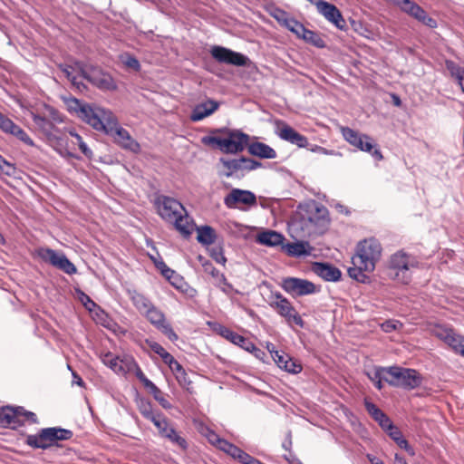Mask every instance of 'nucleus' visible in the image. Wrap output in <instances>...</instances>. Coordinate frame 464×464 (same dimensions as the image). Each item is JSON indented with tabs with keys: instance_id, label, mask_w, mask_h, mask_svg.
<instances>
[{
	"instance_id": "obj_15",
	"label": "nucleus",
	"mask_w": 464,
	"mask_h": 464,
	"mask_svg": "<svg viewBox=\"0 0 464 464\" xmlns=\"http://www.w3.org/2000/svg\"><path fill=\"white\" fill-rule=\"evenodd\" d=\"M143 316L160 332L166 335L171 342L179 339L178 334L174 332L171 324L167 321L164 313L154 304L150 308Z\"/></svg>"
},
{
	"instance_id": "obj_36",
	"label": "nucleus",
	"mask_w": 464,
	"mask_h": 464,
	"mask_svg": "<svg viewBox=\"0 0 464 464\" xmlns=\"http://www.w3.org/2000/svg\"><path fill=\"white\" fill-rule=\"evenodd\" d=\"M328 210L324 207H316L315 213L308 217V221L315 227H324L328 224Z\"/></svg>"
},
{
	"instance_id": "obj_5",
	"label": "nucleus",
	"mask_w": 464,
	"mask_h": 464,
	"mask_svg": "<svg viewBox=\"0 0 464 464\" xmlns=\"http://www.w3.org/2000/svg\"><path fill=\"white\" fill-rule=\"evenodd\" d=\"M67 109L70 112H74L84 122L91 125L93 129L102 128L101 119L103 117L107 109L96 104H89L74 97H69L64 100Z\"/></svg>"
},
{
	"instance_id": "obj_60",
	"label": "nucleus",
	"mask_w": 464,
	"mask_h": 464,
	"mask_svg": "<svg viewBox=\"0 0 464 464\" xmlns=\"http://www.w3.org/2000/svg\"><path fill=\"white\" fill-rule=\"evenodd\" d=\"M212 257L215 259L217 263L224 265L227 261V258L225 257L222 248L218 247L217 249H213L211 253Z\"/></svg>"
},
{
	"instance_id": "obj_43",
	"label": "nucleus",
	"mask_w": 464,
	"mask_h": 464,
	"mask_svg": "<svg viewBox=\"0 0 464 464\" xmlns=\"http://www.w3.org/2000/svg\"><path fill=\"white\" fill-rule=\"evenodd\" d=\"M201 434L206 437L208 441L219 450V447H221V442L225 441V439L220 438L213 430L209 429L208 427H204L201 430Z\"/></svg>"
},
{
	"instance_id": "obj_61",
	"label": "nucleus",
	"mask_w": 464,
	"mask_h": 464,
	"mask_svg": "<svg viewBox=\"0 0 464 464\" xmlns=\"http://www.w3.org/2000/svg\"><path fill=\"white\" fill-rule=\"evenodd\" d=\"M93 313L96 316L97 321L104 325L105 322L108 319V314L99 305L95 308Z\"/></svg>"
},
{
	"instance_id": "obj_2",
	"label": "nucleus",
	"mask_w": 464,
	"mask_h": 464,
	"mask_svg": "<svg viewBox=\"0 0 464 464\" xmlns=\"http://www.w3.org/2000/svg\"><path fill=\"white\" fill-rule=\"evenodd\" d=\"M417 256L401 249L391 255L388 261L389 276L401 284L407 285L412 277V270L419 267Z\"/></svg>"
},
{
	"instance_id": "obj_37",
	"label": "nucleus",
	"mask_w": 464,
	"mask_h": 464,
	"mask_svg": "<svg viewBox=\"0 0 464 464\" xmlns=\"http://www.w3.org/2000/svg\"><path fill=\"white\" fill-rule=\"evenodd\" d=\"M61 70L78 90H82V87L85 88V85L78 80L81 75L76 69L75 63L73 65H61Z\"/></svg>"
},
{
	"instance_id": "obj_50",
	"label": "nucleus",
	"mask_w": 464,
	"mask_h": 464,
	"mask_svg": "<svg viewBox=\"0 0 464 464\" xmlns=\"http://www.w3.org/2000/svg\"><path fill=\"white\" fill-rule=\"evenodd\" d=\"M297 36L303 32L304 24L292 16H289L285 22L282 24Z\"/></svg>"
},
{
	"instance_id": "obj_31",
	"label": "nucleus",
	"mask_w": 464,
	"mask_h": 464,
	"mask_svg": "<svg viewBox=\"0 0 464 464\" xmlns=\"http://www.w3.org/2000/svg\"><path fill=\"white\" fill-rule=\"evenodd\" d=\"M130 298L135 306V308L139 311L140 314H144L150 308L153 306L152 302L145 296L143 294H140L135 290L130 292Z\"/></svg>"
},
{
	"instance_id": "obj_8",
	"label": "nucleus",
	"mask_w": 464,
	"mask_h": 464,
	"mask_svg": "<svg viewBox=\"0 0 464 464\" xmlns=\"http://www.w3.org/2000/svg\"><path fill=\"white\" fill-rule=\"evenodd\" d=\"M71 430L52 427L44 428L36 435H28L25 443L34 449L46 450L57 440H67L72 437Z\"/></svg>"
},
{
	"instance_id": "obj_19",
	"label": "nucleus",
	"mask_w": 464,
	"mask_h": 464,
	"mask_svg": "<svg viewBox=\"0 0 464 464\" xmlns=\"http://www.w3.org/2000/svg\"><path fill=\"white\" fill-rule=\"evenodd\" d=\"M38 256L42 260L50 263L52 266L61 269L68 275L76 273L75 266L63 254H58L51 248H40Z\"/></svg>"
},
{
	"instance_id": "obj_29",
	"label": "nucleus",
	"mask_w": 464,
	"mask_h": 464,
	"mask_svg": "<svg viewBox=\"0 0 464 464\" xmlns=\"http://www.w3.org/2000/svg\"><path fill=\"white\" fill-rule=\"evenodd\" d=\"M273 360L280 369L289 373L295 374L302 371V365L294 361L289 354L283 351H281L276 356H274Z\"/></svg>"
},
{
	"instance_id": "obj_27",
	"label": "nucleus",
	"mask_w": 464,
	"mask_h": 464,
	"mask_svg": "<svg viewBox=\"0 0 464 464\" xmlns=\"http://www.w3.org/2000/svg\"><path fill=\"white\" fill-rule=\"evenodd\" d=\"M214 330L220 336L224 337L233 344L239 346L243 350H246V348L251 342L249 339L237 334L236 332L220 324H216Z\"/></svg>"
},
{
	"instance_id": "obj_3",
	"label": "nucleus",
	"mask_w": 464,
	"mask_h": 464,
	"mask_svg": "<svg viewBox=\"0 0 464 464\" xmlns=\"http://www.w3.org/2000/svg\"><path fill=\"white\" fill-rule=\"evenodd\" d=\"M102 128H95L98 131H103L107 135L113 137L116 143L121 148L129 150L132 152H138L140 150V144L131 138L130 132L122 128L115 115L111 111L106 110L103 117L101 119Z\"/></svg>"
},
{
	"instance_id": "obj_25",
	"label": "nucleus",
	"mask_w": 464,
	"mask_h": 464,
	"mask_svg": "<svg viewBox=\"0 0 464 464\" xmlns=\"http://www.w3.org/2000/svg\"><path fill=\"white\" fill-rule=\"evenodd\" d=\"M313 271L318 276L329 282H337L342 276V273L339 268L327 263L315 262L313 265Z\"/></svg>"
},
{
	"instance_id": "obj_51",
	"label": "nucleus",
	"mask_w": 464,
	"mask_h": 464,
	"mask_svg": "<svg viewBox=\"0 0 464 464\" xmlns=\"http://www.w3.org/2000/svg\"><path fill=\"white\" fill-rule=\"evenodd\" d=\"M270 15L276 19L281 25L285 22V20L290 16V14L279 8V7H273L270 10Z\"/></svg>"
},
{
	"instance_id": "obj_57",
	"label": "nucleus",
	"mask_w": 464,
	"mask_h": 464,
	"mask_svg": "<svg viewBox=\"0 0 464 464\" xmlns=\"http://www.w3.org/2000/svg\"><path fill=\"white\" fill-rule=\"evenodd\" d=\"M169 367L173 372L177 373V379L179 380V382H181V377L183 379L186 378L187 374L185 370L176 359L171 362V364L169 365Z\"/></svg>"
},
{
	"instance_id": "obj_56",
	"label": "nucleus",
	"mask_w": 464,
	"mask_h": 464,
	"mask_svg": "<svg viewBox=\"0 0 464 464\" xmlns=\"http://www.w3.org/2000/svg\"><path fill=\"white\" fill-rule=\"evenodd\" d=\"M169 367L173 372L177 373V379L179 380V382H181V377L183 379L186 378L187 374L185 370L176 359L171 362V364L169 365Z\"/></svg>"
},
{
	"instance_id": "obj_45",
	"label": "nucleus",
	"mask_w": 464,
	"mask_h": 464,
	"mask_svg": "<svg viewBox=\"0 0 464 464\" xmlns=\"http://www.w3.org/2000/svg\"><path fill=\"white\" fill-rule=\"evenodd\" d=\"M68 132L72 137L76 139L79 149L83 153V155L88 159H92L93 156L92 150L83 141L82 136H80L73 129H70Z\"/></svg>"
},
{
	"instance_id": "obj_35",
	"label": "nucleus",
	"mask_w": 464,
	"mask_h": 464,
	"mask_svg": "<svg viewBox=\"0 0 464 464\" xmlns=\"http://www.w3.org/2000/svg\"><path fill=\"white\" fill-rule=\"evenodd\" d=\"M298 37L317 48H324L326 45L324 40L318 33L309 30L304 26L303 28V32H301Z\"/></svg>"
},
{
	"instance_id": "obj_12",
	"label": "nucleus",
	"mask_w": 464,
	"mask_h": 464,
	"mask_svg": "<svg viewBox=\"0 0 464 464\" xmlns=\"http://www.w3.org/2000/svg\"><path fill=\"white\" fill-rule=\"evenodd\" d=\"M392 377L385 381L392 386L401 387L406 390H413L421 384L422 378L414 369L402 368L399 366H391L382 368Z\"/></svg>"
},
{
	"instance_id": "obj_13",
	"label": "nucleus",
	"mask_w": 464,
	"mask_h": 464,
	"mask_svg": "<svg viewBox=\"0 0 464 464\" xmlns=\"http://www.w3.org/2000/svg\"><path fill=\"white\" fill-rule=\"evenodd\" d=\"M342 134L348 143L362 151L369 152L375 160L379 161L382 159V152L377 149V144L370 136L359 133L349 127L342 128Z\"/></svg>"
},
{
	"instance_id": "obj_52",
	"label": "nucleus",
	"mask_w": 464,
	"mask_h": 464,
	"mask_svg": "<svg viewBox=\"0 0 464 464\" xmlns=\"http://www.w3.org/2000/svg\"><path fill=\"white\" fill-rule=\"evenodd\" d=\"M15 123L0 112V130L5 133L10 134L13 129L14 128Z\"/></svg>"
},
{
	"instance_id": "obj_38",
	"label": "nucleus",
	"mask_w": 464,
	"mask_h": 464,
	"mask_svg": "<svg viewBox=\"0 0 464 464\" xmlns=\"http://www.w3.org/2000/svg\"><path fill=\"white\" fill-rule=\"evenodd\" d=\"M164 438L167 439L174 446L179 447L183 451H186L188 448V444L186 439L180 436V434L174 428L169 430L168 434H166Z\"/></svg>"
},
{
	"instance_id": "obj_7",
	"label": "nucleus",
	"mask_w": 464,
	"mask_h": 464,
	"mask_svg": "<svg viewBox=\"0 0 464 464\" xmlns=\"http://www.w3.org/2000/svg\"><path fill=\"white\" fill-rule=\"evenodd\" d=\"M382 251V246L377 239L373 237L364 239L357 246V252L352 259L353 264H359L366 272H372L377 261L381 258Z\"/></svg>"
},
{
	"instance_id": "obj_32",
	"label": "nucleus",
	"mask_w": 464,
	"mask_h": 464,
	"mask_svg": "<svg viewBox=\"0 0 464 464\" xmlns=\"http://www.w3.org/2000/svg\"><path fill=\"white\" fill-rule=\"evenodd\" d=\"M386 432L401 449H403L411 456L415 454L414 449L409 444L408 440L403 438L401 431L397 427L392 425L391 429H388Z\"/></svg>"
},
{
	"instance_id": "obj_53",
	"label": "nucleus",
	"mask_w": 464,
	"mask_h": 464,
	"mask_svg": "<svg viewBox=\"0 0 464 464\" xmlns=\"http://www.w3.org/2000/svg\"><path fill=\"white\" fill-rule=\"evenodd\" d=\"M246 352L252 353L256 359L260 361H265V358L266 357V353L261 350L260 348L256 347L253 342H250L247 347L246 348Z\"/></svg>"
},
{
	"instance_id": "obj_64",
	"label": "nucleus",
	"mask_w": 464,
	"mask_h": 464,
	"mask_svg": "<svg viewBox=\"0 0 464 464\" xmlns=\"http://www.w3.org/2000/svg\"><path fill=\"white\" fill-rule=\"evenodd\" d=\"M252 459L253 457L251 455H249L248 453L242 450L236 460H237L241 464H250Z\"/></svg>"
},
{
	"instance_id": "obj_33",
	"label": "nucleus",
	"mask_w": 464,
	"mask_h": 464,
	"mask_svg": "<svg viewBox=\"0 0 464 464\" xmlns=\"http://www.w3.org/2000/svg\"><path fill=\"white\" fill-rule=\"evenodd\" d=\"M284 240L282 234L276 231H265L258 235V242L268 246L280 245Z\"/></svg>"
},
{
	"instance_id": "obj_26",
	"label": "nucleus",
	"mask_w": 464,
	"mask_h": 464,
	"mask_svg": "<svg viewBox=\"0 0 464 464\" xmlns=\"http://www.w3.org/2000/svg\"><path fill=\"white\" fill-rule=\"evenodd\" d=\"M219 107V103L214 100H208L196 105L190 114L192 121H199L214 113Z\"/></svg>"
},
{
	"instance_id": "obj_40",
	"label": "nucleus",
	"mask_w": 464,
	"mask_h": 464,
	"mask_svg": "<svg viewBox=\"0 0 464 464\" xmlns=\"http://www.w3.org/2000/svg\"><path fill=\"white\" fill-rule=\"evenodd\" d=\"M40 113L47 119L52 120V122L56 125L64 121V116L53 106L44 104V109Z\"/></svg>"
},
{
	"instance_id": "obj_24",
	"label": "nucleus",
	"mask_w": 464,
	"mask_h": 464,
	"mask_svg": "<svg viewBox=\"0 0 464 464\" xmlns=\"http://www.w3.org/2000/svg\"><path fill=\"white\" fill-rule=\"evenodd\" d=\"M276 134L281 140L288 141L298 148H306L308 146L307 138L287 124H283L282 127L278 128Z\"/></svg>"
},
{
	"instance_id": "obj_16",
	"label": "nucleus",
	"mask_w": 464,
	"mask_h": 464,
	"mask_svg": "<svg viewBox=\"0 0 464 464\" xmlns=\"http://www.w3.org/2000/svg\"><path fill=\"white\" fill-rule=\"evenodd\" d=\"M281 286L287 294L294 297L312 295L318 291L313 282L298 277L284 278Z\"/></svg>"
},
{
	"instance_id": "obj_11",
	"label": "nucleus",
	"mask_w": 464,
	"mask_h": 464,
	"mask_svg": "<svg viewBox=\"0 0 464 464\" xmlns=\"http://www.w3.org/2000/svg\"><path fill=\"white\" fill-rule=\"evenodd\" d=\"M219 170L220 177L232 178L238 177L239 174L244 176L245 173L255 170L262 166V163L246 157H240L237 159H219Z\"/></svg>"
},
{
	"instance_id": "obj_20",
	"label": "nucleus",
	"mask_w": 464,
	"mask_h": 464,
	"mask_svg": "<svg viewBox=\"0 0 464 464\" xmlns=\"http://www.w3.org/2000/svg\"><path fill=\"white\" fill-rule=\"evenodd\" d=\"M256 194L246 189L232 188L224 198L225 206L230 209L238 208L239 204L251 208L256 206Z\"/></svg>"
},
{
	"instance_id": "obj_30",
	"label": "nucleus",
	"mask_w": 464,
	"mask_h": 464,
	"mask_svg": "<svg viewBox=\"0 0 464 464\" xmlns=\"http://www.w3.org/2000/svg\"><path fill=\"white\" fill-rule=\"evenodd\" d=\"M248 152L261 159L272 160L276 158V150L269 145L256 141L248 145Z\"/></svg>"
},
{
	"instance_id": "obj_23",
	"label": "nucleus",
	"mask_w": 464,
	"mask_h": 464,
	"mask_svg": "<svg viewBox=\"0 0 464 464\" xmlns=\"http://www.w3.org/2000/svg\"><path fill=\"white\" fill-rule=\"evenodd\" d=\"M102 362L104 365L108 366L117 374H126L131 371V364H133V358L126 357L121 359L114 356L111 353H107L102 357Z\"/></svg>"
},
{
	"instance_id": "obj_47",
	"label": "nucleus",
	"mask_w": 464,
	"mask_h": 464,
	"mask_svg": "<svg viewBox=\"0 0 464 464\" xmlns=\"http://www.w3.org/2000/svg\"><path fill=\"white\" fill-rule=\"evenodd\" d=\"M219 450L223 451L232 459H237V456L239 455L242 450L236 446L235 444L225 440L224 442H221V447H219Z\"/></svg>"
},
{
	"instance_id": "obj_42",
	"label": "nucleus",
	"mask_w": 464,
	"mask_h": 464,
	"mask_svg": "<svg viewBox=\"0 0 464 464\" xmlns=\"http://www.w3.org/2000/svg\"><path fill=\"white\" fill-rule=\"evenodd\" d=\"M446 69L449 71L450 76L457 82L460 81L464 77V67L459 66L452 60H445Z\"/></svg>"
},
{
	"instance_id": "obj_59",
	"label": "nucleus",
	"mask_w": 464,
	"mask_h": 464,
	"mask_svg": "<svg viewBox=\"0 0 464 464\" xmlns=\"http://www.w3.org/2000/svg\"><path fill=\"white\" fill-rule=\"evenodd\" d=\"M150 393L162 408L167 410L171 408V404L162 396V392L159 388H157V392H151Z\"/></svg>"
},
{
	"instance_id": "obj_44",
	"label": "nucleus",
	"mask_w": 464,
	"mask_h": 464,
	"mask_svg": "<svg viewBox=\"0 0 464 464\" xmlns=\"http://www.w3.org/2000/svg\"><path fill=\"white\" fill-rule=\"evenodd\" d=\"M353 267L348 268L349 276L358 282L365 283L368 276L363 273L366 272L364 267L359 264H353Z\"/></svg>"
},
{
	"instance_id": "obj_1",
	"label": "nucleus",
	"mask_w": 464,
	"mask_h": 464,
	"mask_svg": "<svg viewBox=\"0 0 464 464\" xmlns=\"http://www.w3.org/2000/svg\"><path fill=\"white\" fill-rule=\"evenodd\" d=\"M154 205L159 216L164 221L173 224L183 236L188 237L192 233L189 218L179 201L165 195H160L156 197Z\"/></svg>"
},
{
	"instance_id": "obj_14",
	"label": "nucleus",
	"mask_w": 464,
	"mask_h": 464,
	"mask_svg": "<svg viewBox=\"0 0 464 464\" xmlns=\"http://www.w3.org/2000/svg\"><path fill=\"white\" fill-rule=\"evenodd\" d=\"M274 296L276 300L270 303L271 307L274 308L278 314L284 317L288 324H295L303 328L304 326V322L295 311L290 301L280 293H276Z\"/></svg>"
},
{
	"instance_id": "obj_49",
	"label": "nucleus",
	"mask_w": 464,
	"mask_h": 464,
	"mask_svg": "<svg viewBox=\"0 0 464 464\" xmlns=\"http://www.w3.org/2000/svg\"><path fill=\"white\" fill-rule=\"evenodd\" d=\"M77 296L79 301L82 304V305L90 312H93L98 304L91 299V297L86 295L83 291L77 289L76 290Z\"/></svg>"
},
{
	"instance_id": "obj_6",
	"label": "nucleus",
	"mask_w": 464,
	"mask_h": 464,
	"mask_svg": "<svg viewBox=\"0 0 464 464\" xmlns=\"http://www.w3.org/2000/svg\"><path fill=\"white\" fill-rule=\"evenodd\" d=\"M249 136L241 130H230L227 137L206 136L202 139L204 144H215L227 154L242 152L247 146Z\"/></svg>"
},
{
	"instance_id": "obj_4",
	"label": "nucleus",
	"mask_w": 464,
	"mask_h": 464,
	"mask_svg": "<svg viewBox=\"0 0 464 464\" xmlns=\"http://www.w3.org/2000/svg\"><path fill=\"white\" fill-rule=\"evenodd\" d=\"M30 116L37 130L44 135L50 143L57 147L56 150L61 156L79 159V157L64 147L65 141L60 136V130L57 128L55 123L52 122V120L47 119L40 112L35 111H30Z\"/></svg>"
},
{
	"instance_id": "obj_58",
	"label": "nucleus",
	"mask_w": 464,
	"mask_h": 464,
	"mask_svg": "<svg viewBox=\"0 0 464 464\" xmlns=\"http://www.w3.org/2000/svg\"><path fill=\"white\" fill-rule=\"evenodd\" d=\"M178 291L186 295L189 298L195 297L197 291L191 287L186 281L181 283L179 286L176 287Z\"/></svg>"
},
{
	"instance_id": "obj_63",
	"label": "nucleus",
	"mask_w": 464,
	"mask_h": 464,
	"mask_svg": "<svg viewBox=\"0 0 464 464\" xmlns=\"http://www.w3.org/2000/svg\"><path fill=\"white\" fill-rule=\"evenodd\" d=\"M124 63L126 64V66H128L129 68H131V69H134L136 71H139L140 68V62L138 61L137 58H135L134 56H128L124 62Z\"/></svg>"
},
{
	"instance_id": "obj_17",
	"label": "nucleus",
	"mask_w": 464,
	"mask_h": 464,
	"mask_svg": "<svg viewBox=\"0 0 464 464\" xmlns=\"http://www.w3.org/2000/svg\"><path fill=\"white\" fill-rule=\"evenodd\" d=\"M401 11L414 17L416 20L430 28H436L438 24L435 19L429 16L427 12L418 4L411 0H392Z\"/></svg>"
},
{
	"instance_id": "obj_34",
	"label": "nucleus",
	"mask_w": 464,
	"mask_h": 464,
	"mask_svg": "<svg viewBox=\"0 0 464 464\" xmlns=\"http://www.w3.org/2000/svg\"><path fill=\"white\" fill-rule=\"evenodd\" d=\"M197 232H198L197 239L202 245L208 246V245H211L212 243H214L216 240V237H217L216 232H215L214 228H212L209 226L198 227H197Z\"/></svg>"
},
{
	"instance_id": "obj_22",
	"label": "nucleus",
	"mask_w": 464,
	"mask_h": 464,
	"mask_svg": "<svg viewBox=\"0 0 464 464\" xmlns=\"http://www.w3.org/2000/svg\"><path fill=\"white\" fill-rule=\"evenodd\" d=\"M314 5L316 6L317 12L321 15L335 25L338 29L343 30L346 28V22L343 19L342 13L334 5L324 0H318Z\"/></svg>"
},
{
	"instance_id": "obj_54",
	"label": "nucleus",
	"mask_w": 464,
	"mask_h": 464,
	"mask_svg": "<svg viewBox=\"0 0 464 464\" xmlns=\"http://www.w3.org/2000/svg\"><path fill=\"white\" fill-rule=\"evenodd\" d=\"M401 326L402 324L399 321L387 320L381 324V329L385 333H392Z\"/></svg>"
},
{
	"instance_id": "obj_39",
	"label": "nucleus",
	"mask_w": 464,
	"mask_h": 464,
	"mask_svg": "<svg viewBox=\"0 0 464 464\" xmlns=\"http://www.w3.org/2000/svg\"><path fill=\"white\" fill-rule=\"evenodd\" d=\"M138 409L140 414L149 420H153L160 413L159 411L155 412L152 409L151 402L146 399H140L138 401Z\"/></svg>"
},
{
	"instance_id": "obj_46",
	"label": "nucleus",
	"mask_w": 464,
	"mask_h": 464,
	"mask_svg": "<svg viewBox=\"0 0 464 464\" xmlns=\"http://www.w3.org/2000/svg\"><path fill=\"white\" fill-rule=\"evenodd\" d=\"M286 249L288 254L293 256H301L309 254L308 251L306 250L305 244L303 242L288 244L286 246Z\"/></svg>"
},
{
	"instance_id": "obj_9",
	"label": "nucleus",
	"mask_w": 464,
	"mask_h": 464,
	"mask_svg": "<svg viewBox=\"0 0 464 464\" xmlns=\"http://www.w3.org/2000/svg\"><path fill=\"white\" fill-rule=\"evenodd\" d=\"M75 66L81 78L88 81L92 85L103 91H114L117 85L112 77L104 72L101 68L92 64L75 62Z\"/></svg>"
},
{
	"instance_id": "obj_62",
	"label": "nucleus",
	"mask_w": 464,
	"mask_h": 464,
	"mask_svg": "<svg viewBox=\"0 0 464 464\" xmlns=\"http://www.w3.org/2000/svg\"><path fill=\"white\" fill-rule=\"evenodd\" d=\"M149 346L150 348L151 349V351L153 353H155L156 354H158L160 358L162 357V355L164 353H166V350L163 348V346L161 344H160L159 343L157 342H150L149 343Z\"/></svg>"
},
{
	"instance_id": "obj_41",
	"label": "nucleus",
	"mask_w": 464,
	"mask_h": 464,
	"mask_svg": "<svg viewBox=\"0 0 464 464\" xmlns=\"http://www.w3.org/2000/svg\"><path fill=\"white\" fill-rule=\"evenodd\" d=\"M157 428L160 437L164 438L173 427L169 424L167 418L160 412L153 420H150Z\"/></svg>"
},
{
	"instance_id": "obj_21",
	"label": "nucleus",
	"mask_w": 464,
	"mask_h": 464,
	"mask_svg": "<svg viewBox=\"0 0 464 464\" xmlns=\"http://www.w3.org/2000/svg\"><path fill=\"white\" fill-rule=\"evenodd\" d=\"M434 335L448 344L454 353L464 357V336L457 334L453 329L437 326Z\"/></svg>"
},
{
	"instance_id": "obj_28",
	"label": "nucleus",
	"mask_w": 464,
	"mask_h": 464,
	"mask_svg": "<svg viewBox=\"0 0 464 464\" xmlns=\"http://www.w3.org/2000/svg\"><path fill=\"white\" fill-rule=\"evenodd\" d=\"M364 406L368 413L373 418L375 421L379 423L383 430H387L391 429V426L393 425L390 418L381 410L379 409L373 402L365 400Z\"/></svg>"
},
{
	"instance_id": "obj_48",
	"label": "nucleus",
	"mask_w": 464,
	"mask_h": 464,
	"mask_svg": "<svg viewBox=\"0 0 464 464\" xmlns=\"http://www.w3.org/2000/svg\"><path fill=\"white\" fill-rule=\"evenodd\" d=\"M10 135L14 136L19 140L24 142L29 146H34V140L30 138V136L17 124H15L14 128L11 131Z\"/></svg>"
},
{
	"instance_id": "obj_10",
	"label": "nucleus",
	"mask_w": 464,
	"mask_h": 464,
	"mask_svg": "<svg viewBox=\"0 0 464 464\" xmlns=\"http://www.w3.org/2000/svg\"><path fill=\"white\" fill-rule=\"evenodd\" d=\"M25 422L37 423L36 415L22 406H5L0 409V428L15 430Z\"/></svg>"
},
{
	"instance_id": "obj_18",
	"label": "nucleus",
	"mask_w": 464,
	"mask_h": 464,
	"mask_svg": "<svg viewBox=\"0 0 464 464\" xmlns=\"http://www.w3.org/2000/svg\"><path fill=\"white\" fill-rule=\"evenodd\" d=\"M210 53L216 61L221 63L246 66L249 63V58L245 54L219 45L213 46Z\"/></svg>"
},
{
	"instance_id": "obj_55",
	"label": "nucleus",
	"mask_w": 464,
	"mask_h": 464,
	"mask_svg": "<svg viewBox=\"0 0 464 464\" xmlns=\"http://www.w3.org/2000/svg\"><path fill=\"white\" fill-rule=\"evenodd\" d=\"M382 367H379L377 368L374 372L372 373V375H370V379L374 383V386L378 389V390H382V372H386L385 370H382Z\"/></svg>"
}]
</instances>
